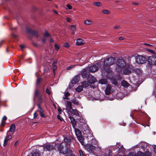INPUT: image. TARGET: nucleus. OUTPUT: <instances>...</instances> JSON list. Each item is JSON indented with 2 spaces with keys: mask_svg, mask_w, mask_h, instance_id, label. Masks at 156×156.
Returning a JSON list of instances; mask_svg holds the SVG:
<instances>
[{
  "mask_svg": "<svg viewBox=\"0 0 156 156\" xmlns=\"http://www.w3.org/2000/svg\"><path fill=\"white\" fill-rule=\"evenodd\" d=\"M67 7L69 9H71L72 8V6L69 4H68L67 5Z\"/></svg>",
  "mask_w": 156,
  "mask_h": 156,
  "instance_id": "51",
  "label": "nucleus"
},
{
  "mask_svg": "<svg viewBox=\"0 0 156 156\" xmlns=\"http://www.w3.org/2000/svg\"><path fill=\"white\" fill-rule=\"evenodd\" d=\"M73 1H74L75 2H77L78 1H80L81 2H83V0H72Z\"/></svg>",
  "mask_w": 156,
  "mask_h": 156,
  "instance_id": "58",
  "label": "nucleus"
},
{
  "mask_svg": "<svg viewBox=\"0 0 156 156\" xmlns=\"http://www.w3.org/2000/svg\"><path fill=\"white\" fill-rule=\"evenodd\" d=\"M89 82L87 81H84L82 83V86L83 87V88H86L89 86Z\"/></svg>",
  "mask_w": 156,
  "mask_h": 156,
  "instance_id": "20",
  "label": "nucleus"
},
{
  "mask_svg": "<svg viewBox=\"0 0 156 156\" xmlns=\"http://www.w3.org/2000/svg\"><path fill=\"white\" fill-rule=\"evenodd\" d=\"M118 67L116 68V70L119 73L121 72L122 68L126 65L125 61L122 59H119L117 63Z\"/></svg>",
  "mask_w": 156,
  "mask_h": 156,
  "instance_id": "3",
  "label": "nucleus"
},
{
  "mask_svg": "<svg viewBox=\"0 0 156 156\" xmlns=\"http://www.w3.org/2000/svg\"><path fill=\"white\" fill-rule=\"evenodd\" d=\"M87 69H83L81 75L82 77L84 78H86L88 76L87 80L90 83H94L97 80L95 77L91 75H89V73L88 72Z\"/></svg>",
  "mask_w": 156,
  "mask_h": 156,
  "instance_id": "2",
  "label": "nucleus"
},
{
  "mask_svg": "<svg viewBox=\"0 0 156 156\" xmlns=\"http://www.w3.org/2000/svg\"><path fill=\"white\" fill-rule=\"evenodd\" d=\"M133 4L135 5H139V3H136V2H133Z\"/></svg>",
  "mask_w": 156,
  "mask_h": 156,
  "instance_id": "60",
  "label": "nucleus"
},
{
  "mask_svg": "<svg viewBox=\"0 0 156 156\" xmlns=\"http://www.w3.org/2000/svg\"><path fill=\"white\" fill-rule=\"evenodd\" d=\"M115 58L113 57L107 58L103 61L104 66L108 67L113 64L115 63Z\"/></svg>",
  "mask_w": 156,
  "mask_h": 156,
  "instance_id": "5",
  "label": "nucleus"
},
{
  "mask_svg": "<svg viewBox=\"0 0 156 156\" xmlns=\"http://www.w3.org/2000/svg\"><path fill=\"white\" fill-rule=\"evenodd\" d=\"M151 153L150 152L147 151L145 153V156H151Z\"/></svg>",
  "mask_w": 156,
  "mask_h": 156,
  "instance_id": "40",
  "label": "nucleus"
},
{
  "mask_svg": "<svg viewBox=\"0 0 156 156\" xmlns=\"http://www.w3.org/2000/svg\"><path fill=\"white\" fill-rule=\"evenodd\" d=\"M50 36V35L47 31H45V32L44 34V37H45Z\"/></svg>",
  "mask_w": 156,
  "mask_h": 156,
  "instance_id": "38",
  "label": "nucleus"
},
{
  "mask_svg": "<svg viewBox=\"0 0 156 156\" xmlns=\"http://www.w3.org/2000/svg\"><path fill=\"white\" fill-rule=\"evenodd\" d=\"M38 111L39 112L40 115L42 117H44V115L43 114L44 110L39 105H38Z\"/></svg>",
  "mask_w": 156,
  "mask_h": 156,
  "instance_id": "15",
  "label": "nucleus"
},
{
  "mask_svg": "<svg viewBox=\"0 0 156 156\" xmlns=\"http://www.w3.org/2000/svg\"><path fill=\"white\" fill-rule=\"evenodd\" d=\"M31 156H40V153L39 151L38 152H35L33 151L31 152Z\"/></svg>",
  "mask_w": 156,
  "mask_h": 156,
  "instance_id": "28",
  "label": "nucleus"
},
{
  "mask_svg": "<svg viewBox=\"0 0 156 156\" xmlns=\"http://www.w3.org/2000/svg\"><path fill=\"white\" fill-rule=\"evenodd\" d=\"M44 150L46 151H50L54 149V146L51 144H47L43 147Z\"/></svg>",
  "mask_w": 156,
  "mask_h": 156,
  "instance_id": "10",
  "label": "nucleus"
},
{
  "mask_svg": "<svg viewBox=\"0 0 156 156\" xmlns=\"http://www.w3.org/2000/svg\"><path fill=\"white\" fill-rule=\"evenodd\" d=\"M25 46L24 44H21L20 45V48L22 51L23 50L24 48H25Z\"/></svg>",
  "mask_w": 156,
  "mask_h": 156,
  "instance_id": "50",
  "label": "nucleus"
},
{
  "mask_svg": "<svg viewBox=\"0 0 156 156\" xmlns=\"http://www.w3.org/2000/svg\"><path fill=\"white\" fill-rule=\"evenodd\" d=\"M91 144H94L97 146H98V141L95 139L92 138L91 139Z\"/></svg>",
  "mask_w": 156,
  "mask_h": 156,
  "instance_id": "25",
  "label": "nucleus"
},
{
  "mask_svg": "<svg viewBox=\"0 0 156 156\" xmlns=\"http://www.w3.org/2000/svg\"><path fill=\"white\" fill-rule=\"evenodd\" d=\"M123 73L126 75H129L131 72V70L128 68H126L123 70Z\"/></svg>",
  "mask_w": 156,
  "mask_h": 156,
  "instance_id": "21",
  "label": "nucleus"
},
{
  "mask_svg": "<svg viewBox=\"0 0 156 156\" xmlns=\"http://www.w3.org/2000/svg\"><path fill=\"white\" fill-rule=\"evenodd\" d=\"M154 150L155 153H156V146L154 147Z\"/></svg>",
  "mask_w": 156,
  "mask_h": 156,
  "instance_id": "64",
  "label": "nucleus"
},
{
  "mask_svg": "<svg viewBox=\"0 0 156 156\" xmlns=\"http://www.w3.org/2000/svg\"><path fill=\"white\" fill-rule=\"evenodd\" d=\"M71 122L72 124V125L73 127H74V126L76 125V121L75 120V119H73L72 120H71Z\"/></svg>",
  "mask_w": 156,
  "mask_h": 156,
  "instance_id": "39",
  "label": "nucleus"
},
{
  "mask_svg": "<svg viewBox=\"0 0 156 156\" xmlns=\"http://www.w3.org/2000/svg\"><path fill=\"white\" fill-rule=\"evenodd\" d=\"M80 80V77L78 76H76L74 77L71 81V83L73 84H76L78 83Z\"/></svg>",
  "mask_w": 156,
  "mask_h": 156,
  "instance_id": "12",
  "label": "nucleus"
},
{
  "mask_svg": "<svg viewBox=\"0 0 156 156\" xmlns=\"http://www.w3.org/2000/svg\"><path fill=\"white\" fill-rule=\"evenodd\" d=\"M7 119V117L6 116H3V117L2 118V122H1V125L2 126H3L5 123V122L4 121L5 120H6Z\"/></svg>",
  "mask_w": 156,
  "mask_h": 156,
  "instance_id": "33",
  "label": "nucleus"
},
{
  "mask_svg": "<svg viewBox=\"0 0 156 156\" xmlns=\"http://www.w3.org/2000/svg\"><path fill=\"white\" fill-rule=\"evenodd\" d=\"M70 30L72 31V34H75V32L76 30V27L75 25H72L70 26Z\"/></svg>",
  "mask_w": 156,
  "mask_h": 156,
  "instance_id": "19",
  "label": "nucleus"
},
{
  "mask_svg": "<svg viewBox=\"0 0 156 156\" xmlns=\"http://www.w3.org/2000/svg\"><path fill=\"white\" fill-rule=\"evenodd\" d=\"M72 101L74 104L76 105H78L79 104V102L76 99H73L72 100Z\"/></svg>",
  "mask_w": 156,
  "mask_h": 156,
  "instance_id": "35",
  "label": "nucleus"
},
{
  "mask_svg": "<svg viewBox=\"0 0 156 156\" xmlns=\"http://www.w3.org/2000/svg\"><path fill=\"white\" fill-rule=\"evenodd\" d=\"M84 23L86 25H89L92 23L93 21L90 19H87L85 21Z\"/></svg>",
  "mask_w": 156,
  "mask_h": 156,
  "instance_id": "23",
  "label": "nucleus"
},
{
  "mask_svg": "<svg viewBox=\"0 0 156 156\" xmlns=\"http://www.w3.org/2000/svg\"><path fill=\"white\" fill-rule=\"evenodd\" d=\"M137 154L138 156H145V153L140 151L138 152Z\"/></svg>",
  "mask_w": 156,
  "mask_h": 156,
  "instance_id": "34",
  "label": "nucleus"
},
{
  "mask_svg": "<svg viewBox=\"0 0 156 156\" xmlns=\"http://www.w3.org/2000/svg\"><path fill=\"white\" fill-rule=\"evenodd\" d=\"M12 138V134H10V131H8L7 133V136L5 137L3 145L5 147L7 144V141Z\"/></svg>",
  "mask_w": 156,
  "mask_h": 156,
  "instance_id": "9",
  "label": "nucleus"
},
{
  "mask_svg": "<svg viewBox=\"0 0 156 156\" xmlns=\"http://www.w3.org/2000/svg\"><path fill=\"white\" fill-rule=\"evenodd\" d=\"M94 5L96 6H101L102 5V4L99 2H96L94 3Z\"/></svg>",
  "mask_w": 156,
  "mask_h": 156,
  "instance_id": "36",
  "label": "nucleus"
},
{
  "mask_svg": "<svg viewBox=\"0 0 156 156\" xmlns=\"http://www.w3.org/2000/svg\"><path fill=\"white\" fill-rule=\"evenodd\" d=\"M15 126L14 125H12L10 127V130L9 131H10V133L13 132L15 130Z\"/></svg>",
  "mask_w": 156,
  "mask_h": 156,
  "instance_id": "30",
  "label": "nucleus"
},
{
  "mask_svg": "<svg viewBox=\"0 0 156 156\" xmlns=\"http://www.w3.org/2000/svg\"><path fill=\"white\" fill-rule=\"evenodd\" d=\"M83 89V87L81 86H79L75 89V90L77 92H79L82 91Z\"/></svg>",
  "mask_w": 156,
  "mask_h": 156,
  "instance_id": "24",
  "label": "nucleus"
},
{
  "mask_svg": "<svg viewBox=\"0 0 156 156\" xmlns=\"http://www.w3.org/2000/svg\"><path fill=\"white\" fill-rule=\"evenodd\" d=\"M75 132L76 136L79 141L83 145H84L85 144L83 141V138L82 137L81 131L78 129H75Z\"/></svg>",
  "mask_w": 156,
  "mask_h": 156,
  "instance_id": "4",
  "label": "nucleus"
},
{
  "mask_svg": "<svg viewBox=\"0 0 156 156\" xmlns=\"http://www.w3.org/2000/svg\"><path fill=\"white\" fill-rule=\"evenodd\" d=\"M101 156H110L109 154H102Z\"/></svg>",
  "mask_w": 156,
  "mask_h": 156,
  "instance_id": "55",
  "label": "nucleus"
},
{
  "mask_svg": "<svg viewBox=\"0 0 156 156\" xmlns=\"http://www.w3.org/2000/svg\"><path fill=\"white\" fill-rule=\"evenodd\" d=\"M144 44L145 45H147L148 46H153L152 45H151V44H147V43H144Z\"/></svg>",
  "mask_w": 156,
  "mask_h": 156,
  "instance_id": "61",
  "label": "nucleus"
},
{
  "mask_svg": "<svg viewBox=\"0 0 156 156\" xmlns=\"http://www.w3.org/2000/svg\"><path fill=\"white\" fill-rule=\"evenodd\" d=\"M41 78H38L37 79V82H36V85H38L41 82Z\"/></svg>",
  "mask_w": 156,
  "mask_h": 156,
  "instance_id": "46",
  "label": "nucleus"
},
{
  "mask_svg": "<svg viewBox=\"0 0 156 156\" xmlns=\"http://www.w3.org/2000/svg\"><path fill=\"white\" fill-rule=\"evenodd\" d=\"M37 97L38 101L40 103H42V99L41 96H39Z\"/></svg>",
  "mask_w": 156,
  "mask_h": 156,
  "instance_id": "49",
  "label": "nucleus"
},
{
  "mask_svg": "<svg viewBox=\"0 0 156 156\" xmlns=\"http://www.w3.org/2000/svg\"><path fill=\"white\" fill-rule=\"evenodd\" d=\"M66 21L68 22H69L71 21V19L70 18H67Z\"/></svg>",
  "mask_w": 156,
  "mask_h": 156,
  "instance_id": "53",
  "label": "nucleus"
},
{
  "mask_svg": "<svg viewBox=\"0 0 156 156\" xmlns=\"http://www.w3.org/2000/svg\"><path fill=\"white\" fill-rule=\"evenodd\" d=\"M66 142H62V143H66V144H67V146L68 145H70L71 143V140L70 139H66Z\"/></svg>",
  "mask_w": 156,
  "mask_h": 156,
  "instance_id": "37",
  "label": "nucleus"
},
{
  "mask_svg": "<svg viewBox=\"0 0 156 156\" xmlns=\"http://www.w3.org/2000/svg\"><path fill=\"white\" fill-rule=\"evenodd\" d=\"M39 96H40V95H39V93L38 90L37 88H36L34 92V98L37 97Z\"/></svg>",
  "mask_w": 156,
  "mask_h": 156,
  "instance_id": "26",
  "label": "nucleus"
},
{
  "mask_svg": "<svg viewBox=\"0 0 156 156\" xmlns=\"http://www.w3.org/2000/svg\"><path fill=\"white\" fill-rule=\"evenodd\" d=\"M46 92L47 94H51L50 87L47 88L46 89Z\"/></svg>",
  "mask_w": 156,
  "mask_h": 156,
  "instance_id": "47",
  "label": "nucleus"
},
{
  "mask_svg": "<svg viewBox=\"0 0 156 156\" xmlns=\"http://www.w3.org/2000/svg\"><path fill=\"white\" fill-rule=\"evenodd\" d=\"M135 59L136 63L140 64H144L147 61V58L146 57L140 55L136 56Z\"/></svg>",
  "mask_w": 156,
  "mask_h": 156,
  "instance_id": "6",
  "label": "nucleus"
},
{
  "mask_svg": "<svg viewBox=\"0 0 156 156\" xmlns=\"http://www.w3.org/2000/svg\"><path fill=\"white\" fill-rule=\"evenodd\" d=\"M64 46L65 47L68 48L69 46V44L68 43H66L64 44Z\"/></svg>",
  "mask_w": 156,
  "mask_h": 156,
  "instance_id": "52",
  "label": "nucleus"
},
{
  "mask_svg": "<svg viewBox=\"0 0 156 156\" xmlns=\"http://www.w3.org/2000/svg\"><path fill=\"white\" fill-rule=\"evenodd\" d=\"M75 66V65H71V66H70L67 67V68H66V69L68 70H71V69H72L73 68V67H74Z\"/></svg>",
  "mask_w": 156,
  "mask_h": 156,
  "instance_id": "44",
  "label": "nucleus"
},
{
  "mask_svg": "<svg viewBox=\"0 0 156 156\" xmlns=\"http://www.w3.org/2000/svg\"><path fill=\"white\" fill-rule=\"evenodd\" d=\"M84 44L83 42V40L81 38H79L77 40L76 45H81Z\"/></svg>",
  "mask_w": 156,
  "mask_h": 156,
  "instance_id": "18",
  "label": "nucleus"
},
{
  "mask_svg": "<svg viewBox=\"0 0 156 156\" xmlns=\"http://www.w3.org/2000/svg\"><path fill=\"white\" fill-rule=\"evenodd\" d=\"M70 95V94L69 92L66 91L64 93V96L63 97V99L69 100V98H68V97Z\"/></svg>",
  "mask_w": 156,
  "mask_h": 156,
  "instance_id": "17",
  "label": "nucleus"
},
{
  "mask_svg": "<svg viewBox=\"0 0 156 156\" xmlns=\"http://www.w3.org/2000/svg\"><path fill=\"white\" fill-rule=\"evenodd\" d=\"M124 39V38L123 37H119V39L120 40H122Z\"/></svg>",
  "mask_w": 156,
  "mask_h": 156,
  "instance_id": "63",
  "label": "nucleus"
},
{
  "mask_svg": "<svg viewBox=\"0 0 156 156\" xmlns=\"http://www.w3.org/2000/svg\"><path fill=\"white\" fill-rule=\"evenodd\" d=\"M72 113L76 116H79V113L77 111L76 109H72Z\"/></svg>",
  "mask_w": 156,
  "mask_h": 156,
  "instance_id": "27",
  "label": "nucleus"
},
{
  "mask_svg": "<svg viewBox=\"0 0 156 156\" xmlns=\"http://www.w3.org/2000/svg\"><path fill=\"white\" fill-rule=\"evenodd\" d=\"M146 50L152 54H154L155 53L154 51H153V50H151V49H149L148 48H146Z\"/></svg>",
  "mask_w": 156,
  "mask_h": 156,
  "instance_id": "48",
  "label": "nucleus"
},
{
  "mask_svg": "<svg viewBox=\"0 0 156 156\" xmlns=\"http://www.w3.org/2000/svg\"><path fill=\"white\" fill-rule=\"evenodd\" d=\"M46 39L45 37H44V38L42 39V41L43 42H44L46 41Z\"/></svg>",
  "mask_w": 156,
  "mask_h": 156,
  "instance_id": "54",
  "label": "nucleus"
},
{
  "mask_svg": "<svg viewBox=\"0 0 156 156\" xmlns=\"http://www.w3.org/2000/svg\"><path fill=\"white\" fill-rule=\"evenodd\" d=\"M58 111L59 114L61 113V109L60 108H58Z\"/></svg>",
  "mask_w": 156,
  "mask_h": 156,
  "instance_id": "62",
  "label": "nucleus"
},
{
  "mask_svg": "<svg viewBox=\"0 0 156 156\" xmlns=\"http://www.w3.org/2000/svg\"><path fill=\"white\" fill-rule=\"evenodd\" d=\"M95 146H93L92 144H88L85 146V148L88 151H93L95 149Z\"/></svg>",
  "mask_w": 156,
  "mask_h": 156,
  "instance_id": "11",
  "label": "nucleus"
},
{
  "mask_svg": "<svg viewBox=\"0 0 156 156\" xmlns=\"http://www.w3.org/2000/svg\"><path fill=\"white\" fill-rule=\"evenodd\" d=\"M54 149L56 151H59L60 154L63 155L66 154L68 155L72 153V150L67 146L66 143H62L61 144H55L54 146Z\"/></svg>",
  "mask_w": 156,
  "mask_h": 156,
  "instance_id": "1",
  "label": "nucleus"
},
{
  "mask_svg": "<svg viewBox=\"0 0 156 156\" xmlns=\"http://www.w3.org/2000/svg\"><path fill=\"white\" fill-rule=\"evenodd\" d=\"M34 118H36L37 117V115L36 113V112H35L34 113Z\"/></svg>",
  "mask_w": 156,
  "mask_h": 156,
  "instance_id": "57",
  "label": "nucleus"
},
{
  "mask_svg": "<svg viewBox=\"0 0 156 156\" xmlns=\"http://www.w3.org/2000/svg\"><path fill=\"white\" fill-rule=\"evenodd\" d=\"M148 62L150 64L156 66V57L154 55L149 56L147 59Z\"/></svg>",
  "mask_w": 156,
  "mask_h": 156,
  "instance_id": "7",
  "label": "nucleus"
},
{
  "mask_svg": "<svg viewBox=\"0 0 156 156\" xmlns=\"http://www.w3.org/2000/svg\"><path fill=\"white\" fill-rule=\"evenodd\" d=\"M99 82L101 84H105L107 83V80L105 79H101L100 80Z\"/></svg>",
  "mask_w": 156,
  "mask_h": 156,
  "instance_id": "29",
  "label": "nucleus"
},
{
  "mask_svg": "<svg viewBox=\"0 0 156 156\" xmlns=\"http://www.w3.org/2000/svg\"><path fill=\"white\" fill-rule=\"evenodd\" d=\"M121 85L125 87H127L129 86V83L126 81L123 80L121 83Z\"/></svg>",
  "mask_w": 156,
  "mask_h": 156,
  "instance_id": "22",
  "label": "nucleus"
},
{
  "mask_svg": "<svg viewBox=\"0 0 156 156\" xmlns=\"http://www.w3.org/2000/svg\"><path fill=\"white\" fill-rule=\"evenodd\" d=\"M72 104L70 101H66V106L67 108V109L69 111L71 110L72 109Z\"/></svg>",
  "mask_w": 156,
  "mask_h": 156,
  "instance_id": "14",
  "label": "nucleus"
},
{
  "mask_svg": "<svg viewBox=\"0 0 156 156\" xmlns=\"http://www.w3.org/2000/svg\"><path fill=\"white\" fill-rule=\"evenodd\" d=\"M123 156H136L135 154L133 152H131L129 153L127 156L124 155Z\"/></svg>",
  "mask_w": 156,
  "mask_h": 156,
  "instance_id": "41",
  "label": "nucleus"
},
{
  "mask_svg": "<svg viewBox=\"0 0 156 156\" xmlns=\"http://www.w3.org/2000/svg\"><path fill=\"white\" fill-rule=\"evenodd\" d=\"M57 62V61H55L53 63V66L52 69H53V70L54 72L57 69V66L56 65H54V64H55V63H56Z\"/></svg>",
  "mask_w": 156,
  "mask_h": 156,
  "instance_id": "32",
  "label": "nucleus"
},
{
  "mask_svg": "<svg viewBox=\"0 0 156 156\" xmlns=\"http://www.w3.org/2000/svg\"><path fill=\"white\" fill-rule=\"evenodd\" d=\"M55 50H58L60 48V46L55 43Z\"/></svg>",
  "mask_w": 156,
  "mask_h": 156,
  "instance_id": "45",
  "label": "nucleus"
},
{
  "mask_svg": "<svg viewBox=\"0 0 156 156\" xmlns=\"http://www.w3.org/2000/svg\"><path fill=\"white\" fill-rule=\"evenodd\" d=\"M124 148L122 146H119L117 148H116V151L118 152H123L124 151Z\"/></svg>",
  "mask_w": 156,
  "mask_h": 156,
  "instance_id": "16",
  "label": "nucleus"
},
{
  "mask_svg": "<svg viewBox=\"0 0 156 156\" xmlns=\"http://www.w3.org/2000/svg\"><path fill=\"white\" fill-rule=\"evenodd\" d=\"M100 64V63L98 62L97 64V65H94L90 66L89 68V70L91 72H93L97 71L98 70Z\"/></svg>",
  "mask_w": 156,
  "mask_h": 156,
  "instance_id": "8",
  "label": "nucleus"
},
{
  "mask_svg": "<svg viewBox=\"0 0 156 156\" xmlns=\"http://www.w3.org/2000/svg\"><path fill=\"white\" fill-rule=\"evenodd\" d=\"M111 89V86L110 85L108 84L105 90V93L107 95H109L110 94Z\"/></svg>",
  "mask_w": 156,
  "mask_h": 156,
  "instance_id": "13",
  "label": "nucleus"
},
{
  "mask_svg": "<svg viewBox=\"0 0 156 156\" xmlns=\"http://www.w3.org/2000/svg\"><path fill=\"white\" fill-rule=\"evenodd\" d=\"M57 118H58L61 121H62V119L60 118V116L59 115H58L57 116Z\"/></svg>",
  "mask_w": 156,
  "mask_h": 156,
  "instance_id": "59",
  "label": "nucleus"
},
{
  "mask_svg": "<svg viewBox=\"0 0 156 156\" xmlns=\"http://www.w3.org/2000/svg\"><path fill=\"white\" fill-rule=\"evenodd\" d=\"M112 83L113 84H114L115 85H117L118 83L117 82V80L115 79H114L112 80Z\"/></svg>",
  "mask_w": 156,
  "mask_h": 156,
  "instance_id": "43",
  "label": "nucleus"
},
{
  "mask_svg": "<svg viewBox=\"0 0 156 156\" xmlns=\"http://www.w3.org/2000/svg\"><path fill=\"white\" fill-rule=\"evenodd\" d=\"M79 153H80V155L81 156H82V154H83V152L82 151L80 150L79 151Z\"/></svg>",
  "mask_w": 156,
  "mask_h": 156,
  "instance_id": "56",
  "label": "nucleus"
},
{
  "mask_svg": "<svg viewBox=\"0 0 156 156\" xmlns=\"http://www.w3.org/2000/svg\"><path fill=\"white\" fill-rule=\"evenodd\" d=\"M102 12L105 14H109L110 13V11L107 9H105L102 11Z\"/></svg>",
  "mask_w": 156,
  "mask_h": 156,
  "instance_id": "42",
  "label": "nucleus"
},
{
  "mask_svg": "<svg viewBox=\"0 0 156 156\" xmlns=\"http://www.w3.org/2000/svg\"><path fill=\"white\" fill-rule=\"evenodd\" d=\"M138 147L139 148H144L145 147V144L143 142H141L140 143H139Z\"/></svg>",
  "mask_w": 156,
  "mask_h": 156,
  "instance_id": "31",
  "label": "nucleus"
}]
</instances>
